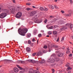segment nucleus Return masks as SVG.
Listing matches in <instances>:
<instances>
[{
  "label": "nucleus",
  "mask_w": 73,
  "mask_h": 73,
  "mask_svg": "<svg viewBox=\"0 0 73 73\" xmlns=\"http://www.w3.org/2000/svg\"><path fill=\"white\" fill-rule=\"evenodd\" d=\"M28 31V30L27 29H19L18 32L21 36H25V33Z\"/></svg>",
  "instance_id": "obj_1"
},
{
  "label": "nucleus",
  "mask_w": 73,
  "mask_h": 73,
  "mask_svg": "<svg viewBox=\"0 0 73 73\" xmlns=\"http://www.w3.org/2000/svg\"><path fill=\"white\" fill-rule=\"evenodd\" d=\"M6 6L8 7V8H9V9L10 10H11V13H13V12L15 11V7L10 6L8 4L6 5Z\"/></svg>",
  "instance_id": "obj_2"
},
{
  "label": "nucleus",
  "mask_w": 73,
  "mask_h": 73,
  "mask_svg": "<svg viewBox=\"0 0 73 73\" xmlns=\"http://www.w3.org/2000/svg\"><path fill=\"white\" fill-rule=\"evenodd\" d=\"M37 15H35L33 17V19L34 20V22L35 23H40V20H38L37 19Z\"/></svg>",
  "instance_id": "obj_3"
},
{
  "label": "nucleus",
  "mask_w": 73,
  "mask_h": 73,
  "mask_svg": "<svg viewBox=\"0 0 73 73\" xmlns=\"http://www.w3.org/2000/svg\"><path fill=\"white\" fill-rule=\"evenodd\" d=\"M7 16V13H3L0 14V18L1 19H4Z\"/></svg>",
  "instance_id": "obj_4"
},
{
  "label": "nucleus",
  "mask_w": 73,
  "mask_h": 73,
  "mask_svg": "<svg viewBox=\"0 0 73 73\" xmlns=\"http://www.w3.org/2000/svg\"><path fill=\"white\" fill-rule=\"evenodd\" d=\"M55 61V59H54L53 57H51L50 59H48V62H51L53 63Z\"/></svg>",
  "instance_id": "obj_5"
},
{
  "label": "nucleus",
  "mask_w": 73,
  "mask_h": 73,
  "mask_svg": "<svg viewBox=\"0 0 73 73\" xmlns=\"http://www.w3.org/2000/svg\"><path fill=\"white\" fill-rule=\"evenodd\" d=\"M22 16V14L21 12H19L17 13L16 15V17L18 19L19 18H20Z\"/></svg>",
  "instance_id": "obj_6"
},
{
  "label": "nucleus",
  "mask_w": 73,
  "mask_h": 73,
  "mask_svg": "<svg viewBox=\"0 0 73 73\" xmlns=\"http://www.w3.org/2000/svg\"><path fill=\"white\" fill-rule=\"evenodd\" d=\"M1 10H3V11L5 12H6L7 13H9V10L5 9H2V7H0V12H1Z\"/></svg>",
  "instance_id": "obj_7"
},
{
  "label": "nucleus",
  "mask_w": 73,
  "mask_h": 73,
  "mask_svg": "<svg viewBox=\"0 0 73 73\" xmlns=\"http://www.w3.org/2000/svg\"><path fill=\"white\" fill-rule=\"evenodd\" d=\"M66 25L67 27H69L70 28H72L73 27V25L67 23L66 24Z\"/></svg>",
  "instance_id": "obj_8"
},
{
  "label": "nucleus",
  "mask_w": 73,
  "mask_h": 73,
  "mask_svg": "<svg viewBox=\"0 0 73 73\" xmlns=\"http://www.w3.org/2000/svg\"><path fill=\"white\" fill-rule=\"evenodd\" d=\"M36 13L37 12L36 11H34L30 13L31 16H34V15L36 14Z\"/></svg>",
  "instance_id": "obj_9"
},
{
  "label": "nucleus",
  "mask_w": 73,
  "mask_h": 73,
  "mask_svg": "<svg viewBox=\"0 0 73 73\" xmlns=\"http://www.w3.org/2000/svg\"><path fill=\"white\" fill-rule=\"evenodd\" d=\"M42 54V53L41 52V51H39L37 54H36V55L37 56H41Z\"/></svg>",
  "instance_id": "obj_10"
},
{
  "label": "nucleus",
  "mask_w": 73,
  "mask_h": 73,
  "mask_svg": "<svg viewBox=\"0 0 73 73\" xmlns=\"http://www.w3.org/2000/svg\"><path fill=\"white\" fill-rule=\"evenodd\" d=\"M26 50L27 52H31V49L30 48L28 47H27L26 48Z\"/></svg>",
  "instance_id": "obj_11"
},
{
  "label": "nucleus",
  "mask_w": 73,
  "mask_h": 73,
  "mask_svg": "<svg viewBox=\"0 0 73 73\" xmlns=\"http://www.w3.org/2000/svg\"><path fill=\"white\" fill-rule=\"evenodd\" d=\"M64 22L63 21H59L58 22L59 25H62L64 24Z\"/></svg>",
  "instance_id": "obj_12"
},
{
  "label": "nucleus",
  "mask_w": 73,
  "mask_h": 73,
  "mask_svg": "<svg viewBox=\"0 0 73 73\" xmlns=\"http://www.w3.org/2000/svg\"><path fill=\"white\" fill-rule=\"evenodd\" d=\"M63 55H64L63 53H60L58 54V56L59 57H62V56H63Z\"/></svg>",
  "instance_id": "obj_13"
},
{
  "label": "nucleus",
  "mask_w": 73,
  "mask_h": 73,
  "mask_svg": "<svg viewBox=\"0 0 73 73\" xmlns=\"http://www.w3.org/2000/svg\"><path fill=\"white\" fill-rule=\"evenodd\" d=\"M46 27L48 29H53V26H52L49 27V25H47Z\"/></svg>",
  "instance_id": "obj_14"
},
{
  "label": "nucleus",
  "mask_w": 73,
  "mask_h": 73,
  "mask_svg": "<svg viewBox=\"0 0 73 73\" xmlns=\"http://www.w3.org/2000/svg\"><path fill=\"white\" fill-rule=\"evenodd\" d=\"M14 71L15 72H19V70L17 68H14Z\"/></svg>",
  "instance_id": "obj_15"
},
{
  "label": "nucleus",
  "mask_w": 73,
  "mask_h": 73,
  "mask_svg": "<svg viewBox=\"0 0 73 73\" xmlns=\"http://www.w3.org/2000/svg\"><path fill=\"white\" fill-rule=\"evenodd\" d=\"M67 29V27H66V26L62 27L61 28V30H62V31H64V30H65V29Z\"/></svg>",
  "instance_id": "obj_16"
},
{
  "label": "nucleus",
  "mask_w": 73,
  "mask_h": 73,
  "mask_svg": "<svg viewBox=\"0 0 73 73\" xmlns=\"http://www.w3.org/2000/svg\"><path fill=\"white\" fill-rule=\"evenodd\" d=\"M39 62L40 64H44L45 62V60L44 59H43L41 61H39Z\"/></svg>",
  "instance_id": "obj_17"
},
{
  "label": "nucleus",
  "mask_w": 73,
  "mask_h": 73,
  "mask_svg": "<svg viewBox=\"0 0 73 73\" xmlns=\"http://www.w3.org/2000/svg\"><path fill=\"white\" fill-rule=\"evenodd\" d=\"M54 59L55 61H58L60 60V58H59L55 57L54 58Z\"/></svg>",
  "instance_id": "obj_18"
},
{
  "label": "nucleus",
  "mask_w": 73,
  "mask_h": 73,
  "mask_svg": "<svg viewBox=\"0 0 73 73\" xmlns=\"http://www.w3.org/2000/svg\"><path fill=\"white\" fill-rule=\"evenodd\" d=\"M32 70H33V69H29V73H35V72H34V71H33V72Z\"/></svg>",
  "instance_id": "obj_19"
},
{
  "label": "nucleus",
  "mask_w": 73,
  "mask_h": 73,
  "mask_svg": "<svg viewBox=\"0 0 73 73\" xmlns=\"http://www.w3.org/2000/svg\"><path fill=\"white\" fill-rule=\"evenodd\" d=\"M48 7L50 8L51 9H54V7L52 5H48Z\"/></svg>",
  "instance_id": "obj_20"
},
{
  "label": "nucleus",
  "mask_w": 73,
  "mask_h": 73,
  "mask_svg": "<svg viewBox=\"0 0 73 73\" xmlns=\"http://www.w3.org/2000/svg\"><path fill=\"white\" fill-rule=\"evenodd\" d=\"M5 62L6 63H9V62H10V60H5Z\"/></svg>",
  "instance_id": "obj_21"
},
{
  "label": "nucleus",
  "mask_w": 73,
  "mask_h": 73,
  "mask_svg": "<svg viewBox=\"0 0 73 73\" xmlns=\"http://www.w3.org/2000/svg\"><path fill=\"white\" fill-rule=\"evenodd\" d=\"M37 31L36 30H35L34 31H33V34L34 35H35L36 34V33H37Z\"/></svg>",
  "instance_id": "obj_22"
},
{
  "label": "nucleus",
  "mask_w": 73,
  "mask_h": 73,
  "mask_svg": "<svg viewBox=\"0 0 73 73\" xmlns=\"http://www.w3.org/2000/svg\"><path fill=\"white\" fill-rule=\"evenodd\" d=\"M27 37H30L31 36V34L30 33H28L27 34Z\"/></svg>",
  "instance_id": "obj_23"
},
{
  "label": "nucleus",
  "mask_w": 73,
  "mask_h": 73,
  "mask_svg": "<svg viewBox=\"0 0 73 73\" xmlns=\"http://www.w3.org/2000/svg\"><path fill=\"white\" fill-rule=\"evenodd\" d=\"M17 67H18V68H19L20 70H22V69H23V68L20 67V66L19 65H17Z\"/></svg>",
  "instance_id": "obj_24"
},
{
  "label": "nucleus",
  "mask_w": 73,
  "mask_h": 73,
  "mask_svg": "<svg viewBox=\"0 0 73 73\" xmlns=\"http://www.w3.org/2000/svg\"><path fill=\"white\" fill-rule=\"evenodd\" d=\"M65 16L67 17H69V16H71V14L69 13L68 14H66L65 15Z\"/></svg>",
  "instance_id": "obj_25"
},
{
  "label": "nucleus",
  "mask_w": 73,
  "mask_h": 73,
  "mask_svg": "<svg viewBox=\"0 0 73 73\" xmlns=\"http://www.w3.org/2000/svg\"><path fill=\"white\" fill-rule=\"evenodd\" d=\"M68 50L66 51V53H70V51H69V48H67Z\"/></svg>",
  "instance_id": "obj_26"
},
{
  "label": "nucleus",
  "mask_w": 73,
  "mask_h": 73,
  "mask_svg": "<svg viewBox=\"0 0 73 73\" xmlns=\"http://www.w3.org/2000/svg\"><path fill=\"white\" fill-rule=\"evenodd\" d=\"M57 31H54L53 32V34H54V35H57Z\"/></svg>",
  "instance_id": "obj_27"
},
{
  "label": "nucleus",
  "mask_w": 73,
  "mask_h": 73,
  "mask_svg": "<svg viewBox=\"0 0 73 73\" xmlns=\"http://www.w3.org/2000/svg\"><path fill=\"white\" fill-rule=\"evenodd\" d=\"M72 70V68L70 67H68L67 69V71H68V70Z\"/></svg>",
  "instance_id": "obj_28"
},
{
  "label": "nucleus",
  "mask_w": 73,
  "mask_h": 73,
  "mask_svg": "<svg viewBox=\"0 0 73 73\" xmlns=\"http://www.w3.org/2000/svg\"><path fill=\"white\" fill-rule=\"evenodd\" d=\"M40 9L41 11H43V10H45V9H44V8L42 7H41L40 8Z\"/></svg>",
  "instance_id": "obj_29"
},
{
  "label": "nucleus",
  "mask_w": 73,
  "mask_h": 73,
  "mask_svg": "<svg viewBox=\"0 0 73 73\" xmlns=\"http://www.w3.org/2000/svg\"><path fill=\"white\" fill-rule=\"evenodd\" d=\"M38 37H40L42 36V34H39L38 35Z\"/></svg>",
  "instance_id": "obj_30"
},
{
  "label": "nucleus",
  "mask_w": 73,
  "mask_h": 73,
  "mask_svg": "<svg viewBox=\"0 0 73 73\" xmlns=\"http://www.w3.org/2000/svg\"><path fill=\"white\" fill-rule=\"evenodd\" d=\"M34 73H40V72L39 71H37L36 70H34Z\"/></svg>",
  "instance_id": "obj_31"
},
{
  "label": "nucleus",
  "mask_w": 73,
  "mask_h": 73,
  "mask_svg": "<svg viewBox=\"0 0 73 73\" xmlns=\"http://www.w3.org/2000/svg\"><path fill=\"white\" fill-rule=\"evenodd\" d=\"M48 33L49 34V35H52V32L50 31H49L48 32Z\"/></svg>",
  "instance_id": "obj_32"
},
{
  "label": "nucleus",
  "mask_w": 73,
  "mask_h": 73,
  "mask_svg": "<svg viewBox=\"0 0 73 73\" xmlns=\"http://www.w3.org/2000/svg\"><path fill=\"white\" fill-rule=\"evenodd\" d=\"M28 61L29 62H31L33 63V60H28Z\"/></svg>",
  "instance_id": "obj_33"
},
{
  "label": "nucleus",
  "mask_w": 73,
  "mask_h": 73,
  "mask_svg": "<svg viewBox=\"0 0 73 73\" xmlns=\"http://www.w3.org/2000/svg\"><path fill=\"white\" fill-rule=\"evenodd\" d=\"M55 56L56 54H53L51 55V57H55Z\"/></svg>",
  "instance_id": "obj_34"
},
{
  "label": "nucleus",
  "mask_w": 73,
  "mask_h": 73,
  "mask_svg": "<svg viewBox=\"0 0 73 73\" xmlns=\"http://www.w3.org/2000/svg\"><path fill=\"white\" fill-rule=\"evenodd\" d=\"M58 27V26L57 25H54V26L53 28H54V29H55V28H57Z\"/></svg>",
  "instance_id": "obj_35"
},
{
  "label": "nucleus",
  "mask_w": 73,
  "mask_h": 73,
  "mask_svg": "<svg viewBox=\"0 0 73 73\" xmlns=\"http://www.w3.org/2000/svg\"><path fill=\"white\" fill-rule=\"evenodd\" d=\"M28 43L29 44H31V41L29 40H28Z\"/></svg>",
  "instance_id": "obj_36"
},
{
  "label": "nucleus",
  "mask_w": 73,
  "mask_h": 73,
  "mask_svg": "<svg viewBox=\"0 0 73 73\" xmlns=\"http://www.w3.org/2000/svg\"><path fill=\"white\" fill-rule=\"evenodd\" d=\"M53 47H54V48H58V46L56 45H53Z\"/></svg>",
  "instance_id": "obj_37"
},
{
  "label": "nucleus",
  "mask_w": 73,
  "mask_h": 73,
  "mask_svg": "<svg viewBox=\"0 0 73 73\" xmlns=\"http://www.w3.org/2000/svg\"><path fill=\"white\" fill-rule=\"evenodd\" d=\"M36 54V53L35 52L33 54V56H35Z\"/></svg>",
  "instance_id": "obj_38"
},
{
  "label": "nucleus",
  "mask_w": 73,
  "mask_h": 73,
  "mask_svg": "<svg viewBox=\"0 0 73 73\" xmlns=\"http://www.w3.org/2000/svg\"><path fill=\"white\" fill-rule=\"evenodd\" d=\"M57 19H53V21H52L53 22H55V21H57Z\"/></svg>",
  "instance_id": "obj_39"
},
{
  "label": "nucleus",
  "mask_w": 73,
  "mask_h": 73,
  "mask_svg": "<svg viewBox=\"0 0 73 73\" xmlns=\"http://www.w3.org/2000/svg\"><path fill=\"white\" fill-rule=\"evenodd\" d=\"M55 8L56 9H58V7L56 5L55 6Z\"/></svg>",
  "instance_id": "obj_40"
},
{
  "label": "nucleus",
  "mask_w": 73,
  "mask_h": 73,
  "mask_svg": "<svg viewBox=\"0 0 73 73\" xmlns=\"http://www.w3.org/2000/svg\"><path fill=\"white\" fill-rule=\"evenodd\" d=\"M26 10H27V11H29L30 10H31V8H26Z\"/></svg>",
  "instance_id": "obj_41"
},
{
  "label": "nucleus",
  "mask_w": 73,
  "mask_h": 73,
  "mask_svg": "<svg viewBox=\"0 0 73 73\" xmlns=\"http://www.w3.org/2000/svg\"><path fill=\"white\" fill-rule=\"evenodd\" d=\"M61 41H63V40H64V37H63L61 39Z\"/></svg>",
  "instance_id": "obj_42"
},
{
  "label": "nucleus",
  "mask_w": 73,
  "mask_h": 73,
  "mask_svg": "<svg viewBox=\"0 0 73 73\" xmlns=\"http://www.w3.org/2000/svg\"><path fill=\"white\" fill-rule=\"evenodd\" d=\"M27 5H31V3H26Z\"/></svg>",
  "instance_id": "obj_43"
},
{
  "label": "nucleus",
  "mask_w": 73,
  "mask_h": 73,
  "mask_svg": "<svg viewBox=\"0 0 73 73\" xmlns=\"http://www.w3.org/2000/svg\"><path fill=\"white\" fill-rule=\"evenodd\" d=\"M50 17L51 19H52V18H53V17H54L53 16H51Z\"/></svg>",
  "instance_id": "obj_44"
},
{
  "label": "nucleus",
  "mask_w": 73,
  "mask_h": 73,
  "mask_svg": "<svg viewBox=\"0 0 73 73\" xmlns=\"http://www.w3.org/2000/svg\"><path fill=\"white\" fill-rule=\"evenodd\" d=\"M19 8H20L19 7H18L17 9V11H19L20 10V9H19Z\"/></svg>",
  "instance_id": "obj_45"
},
{
  "label": "nucleus",
  "mask_w": 73,
  "mask_h": 73,
  "mask_svg": "<svg viewBox=\"0 0 73 73\" xmlns=\"http://www.w3.org/2000/svg\"><path fill=\"white\" fill-rule=\"evenodd\" d=\"M45 52H46V50H44L43 51V53H45Z\"/></svg>",
  "instance_id": "obj_46"
},
{
  "label": "nucleus",
  "mask_w": 73,
  "mask_h": 73,
  "mask_svg": "<svg viewBox=\"0 0 73 73\" xmlns=\"http://www.w3.org/2000/svg\"><path fill=\"white\" fill-rule=\"evenodd\" d=\"M43 48H44V49H46V45H44Z\"/></svg>",
  "instance_id": "obj_47"
},
{
  "label": "nucleus",
  "mask_w": 73,
  "mask_h": 73,
  "mask_svg": "<svg viewBox=\"0 0 73 73\" xmlns=\"http://www.w3.org/2000/svg\"><path fill=\"white\" fill-rule=\"evenodd\" d=\"M70 3L71 4L72 3V0H70Z\"/></svg>",
  "instance_id": "obj_48"
},
{
  "label": "nucleus",
  "mask_w": 73,
  "mask_h": 73,
  "mask_svg": "<svg viewBox=\"0 0 73 73\" xmlns=\"http://www.w3.org/2000/svg\"><path fill=\"white\" fill-rule=\"evenodd\" d=\"M52 73H54V71H55L53 69L52 70Z\"/></svg>",
  "instance_id": "obj_49"
},
{
  "label": "nucleus",
  "mask_w": 73,
  "mask_h": 73,
  "mask_svg": "<svg viewBox=\"0 0 73 73\" xmlns=\"http://www.w3.org/2000/svg\"><path fill=\"white\" fill-rule=\"evenodd\" d=\"M58 41H59V37H58V39H57V40H56V41L57 42H58Z\"/></svg>",
  "instance_id": "obj_50"
},
{
  "label": "nucleus",
  "mask_w": 73,
  "mask_h": 73,
  "mask_svg": "<svg viewBox=\"0 0 73 73\" xmlns=\"http://www.w3.org/2000/svg\"><path fill=\"white\" fill-rule=\"evenodd\" d=\"M35 41V39L33 38V40H32V41L33 42H34V41Z\"/></svg>",
  "instance_id": "obj_51"
},
{
  "label": "nucleus",
  "mask_w": 73,
  "mask_h": 73,
  "mask_svg": "<svg viewBox=\"0 0 73 73\" xmlns=\"http://www.w3.org/2000/svg\"><path fill=\"white\" fill-rule=\"evenodd\" d=\"M66 66L67 67H68H68H69V65H66Z\"/></svg>",
  "instance_id": "obj_52"
},
{
  "label": "nucleus",
  "mask_w": 73,
  "mask_h": 73,
  "mask_svg": "<svg viewBox=\"0 0 73 73\" xmlns=\"http://www.w3.org/2000/svg\"><path fill=\"white\" fill-rule=\"evenodd\" d=\"M68 73H71V71H68Z\"/></svg>",
  "instance_id": "obj_53"
},
{
  "label": "nucleus",
  "mask_w": 73,
  "mask_h": 73,
  "mask_svg": "<svg viewBox=\"0 0 73 73\" xmlns=\"http://www.w3.org/2000/svg\"><path fill=\"white\" fill-rule=\"evenodd\" d=\"M61 12H62V13H64V11H61Z\"/></svg>",
  "instance_id": "obj_54"
},
{
  "label": "nucleus",
  "mask_w": 73,
  "mask_h": 73,
  "mask_svg": "<svg viewBox=\"0 0 73 73\" xmlns=\"http://www.w3.org/2000/svg\"><path fill=\"white\" fill-rule=\"evenodd\" d=\"M20 62H21V63H24V61H21Z\"/></svg>",
  "instance_id": "obj_55"
},
{
  "label": "nucleus",
  "mask_w": 73,
  "mask_h": 73,
  "mask_svg": "<svg viewBox=\"0 0 73 73\" xmlns=\"http://www.w3.org/2000/svg\"><path fill=\"white\" fill-rule=\"evenodd\" d=\"M32 7L33 8H36L34 6H33Z\"/></svg>",
  "instance_id": "obj_56"
},
{
  "label": "nucleus",
  "mask_w": 73,
  "mask_h": 73,
  "mask_svg": "<svg viewBox=\"0 0 73 73\" xmlns=\"http://www.w3.org/2000/svg\"><path fill=\"white\" fill-rule=\"evenodd\" d=\"M72 56V54H70L69 55V56Z\"/></svg>",
  "instance_id": "obj_57"
},
{
  "label": "nucleus",
  "mask_w": 73,
  "mask_h": 73,
  "mask_svg": "<svg viewBox=\"0 0 73 73\" xmlns=\"http://www.w3.org/2000/svg\"><path fill=\"white\" fill-rule=\"evenodd\" d=\"M15 51L16 52V53H17L18 52V50H16Z\"/></svg>",
  "instance_id": "obj_58"
},
{
  "label": "nucleus",
  "mask_w": 73,
  "mask_h": 73,
  "mask_svg": "<svg viewBox=\"0 0 73 73\" xmlns=\"http://www.w3.org/2000/svg\"><path fill=\"white\" fill-rule=\"evenodd\" d=\"M46 37H49V35H47V36H46Z\"/></svg>",
  "instance_id": "obj_59"
},
{
  "label": "nucleus",
  "mask_w": 73,
  "mask_h": 73,
  "mask_svg": "<svg viewBox=\"0 0 73 73\" xmlns=\"http://www.w3.org/2000/svg\"><path fill=\"white\" fill-rule=\"evenodd\" d=\"M13 3H15V0H13Z\"/></svg>",
  "instance_id": "obj_60"
},
{
  "label": "nucleus",
  "mask_w": 73,
  "mask_h": 73,
  "mask_svg": "<svg viewBox=\"0 0 73 73\" xmlns=\"http://www.w3.org/2000/svg\"><path fill=\"white\" fill-rule=\"evenodd\" d=\"M48 8H46V11H48Z\"/></svg>",
  "instance_id": "obj_61"
},
{
  "label": "nucleus",
  "mask_w": 73,
  "mask_h": 73,
  "mask_svg": "<svg viewBox=\"0 0 73 73\" xmlns=\"http://www.w3.org/2000/svg\"><path fill=\"white\" fill-rule=\"evenodd\" d=\"M44 23L45 24V23H46V19L45 20V21H44Z\"/></svg>",
  "instance_id": "obj_62"
},
{
  "label": "nucleus",
  "mask_w": 73,
  "mask_h": 73,
  "mask_svg": "<svg viewBox=\"0 0 73 73\" xmlns=\"http://www.w3.org/2000/svg\"><path fill=\"white\" fill-rule=\"evenodd\" d=\"M25 44H26V43H27V41H25Z\"/></svg>",
  "instance_id": "obj_63"
},
{
  "label": "nucleus",
  "mask_w": 73,
  "mask_h": 73,
  "mask_svg": "<svg viewBox=\"0 0 73 73\" xmlns=\"http://www.w3.org/2000/svg\"><path fill=\"white\" fill-rule=\"evenodd\" d=\"M71 38H72V39H73V36H71Z\"/></svg>",
  "instance_id": "obj_64"
}]
</instances>
